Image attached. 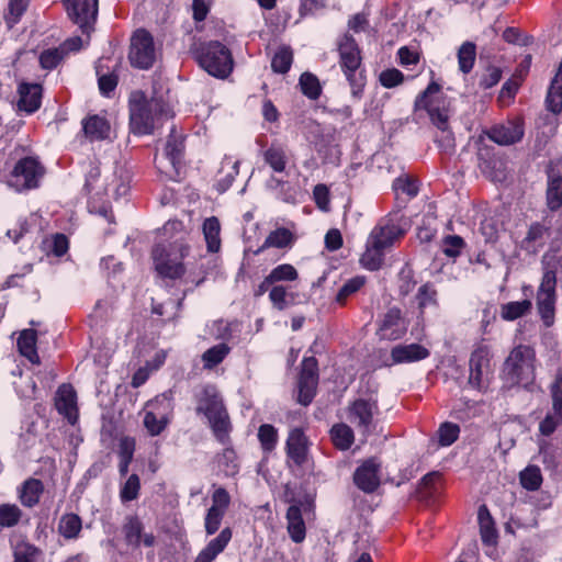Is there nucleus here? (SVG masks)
<instances>
[{
  "label": "nucleus",
  "mask_w": 562,
  "mask_h": 562,
  "mask_svg": "<svg viewBox=\"0 0 562 562\" xmlns=\"http://www.w3.org/2000/svg\"><path fill=\"white\" fill-rule=\"evenodd\" d=\"M168 114V105L161 99L147 100L142 92L133 93L130 101V126L133 133H153L160 117Z\"/></svg>",
  "instance_id": "obj_1"
},
{
  "label": "nucleus",
  "mask_w": 562,
  "mask_h": 562,
  "mask_svg": "<svg viewBox=\"0 0 562 562\" xmlns=\"http://www.w3.org/2000/svg\"><path fill=\"white\" fill-rule=\"evenodd\" d=\"M541 263L543 277L537 292V308L544 325L550 327L555 312L557 267L561 263L557 256L551 255H544Z\"/></svg>",
  "instance_id": "obj_2"
},
{
  "label": "nucleus",
  "mask_w": 562,
  "mask_h": 562,
  "mask_svg": "<svg viewBox=\"0 0 562 562\" xmlns=\"http://www.w3.org/2000/svg\"><path fill=\"white\" fill-rule=\"evenodd\" d=\"M440 85L432 81L428 85L415 101V110H426L432 124L441 131V137L437 138V143L445 150H451L454 147V138L452 133L449 131V117L445 109L440 106L430 97L438 93Z\"/></svg>",
  "instance_id": "obj_3"
},
{
  "label": "nucleus",
  "mask_w": 562,
  "mask_h": 562,
  "mask_svg": "<svg viewBox=\"0 0 562 562\" xmlns=\"http://www.w3.org/2000/svg\"><path fill=\"white\" fill-rule=\"evenodd\" d=\"M189 252V246L177 239L167 248L156 245L151 251L156 271L165 278L177 279L184 274L186 268L181 262Z\"/></svg>",
  "instance_id": "obj_4"
},
{
  "label": "nucleus",
  "mask_w": 562,
  "mask_h": 562,
  "mask_svg": "<svg viewBox=\"0 0 562 562\" xmlns=\"http://www.w3.org/2000/svg\"><path fill=\"white\" fill-rule=\"evenodd\" d=\"M196 412L203 413L207 417L215 437L221 442H225L231 429L229 417L213 386H206L203 390Z\"/></svg>",
  "instance_id": "obj_5"
},
{
  "label": "nucleus",
  "mask_w": 562,
  "mask_h": 562,
  "mask_svg": "<svg viewBox=\"0 0 562 562\" xmlns=\"http://www.w3.org/2000/svg\"><path fill=\"white\" fill-rule=\"evenodd\" d=\"M504 373L513 385L530 383L535 378V351L522 345L514 348L504 363Z\"/></svg>",
  "instance_id": "obj_6"
},
{
  "label": "nucleus",
  "mask_w": 562,
  "mask_h": 562,
  "mask_svg": "<svg viewBox=\"0 0 562 562\" xmlns=\"http://www.w3.org/2000/svg\"><path fill=\"white\" fill-rule=\"evenodd\" d=\"M196 59L204 70L217 78H225L233 70L229 49L217 41L202 45Z\"/></svg>",
  "instance_id": "obj_7"
},
{
  "label": "nucleus",
  "mask_w": 562,
  "mask_h": 562,
  "mask_svg": "<svg viewBox=\"0 0 562 562\" xmlns=\"http://www.w3.org/2000/svg\"><path fill=\"white\" fill-rule=\"evenodd\" d=\"M128 59L133 67L139 69H148L153 66L156 54L154 38L149 32L139 29L133 34Z\"/></svg>",
  "instance_id": "obj_8"
},
{
  "label": "nucleus",
  "mask_w": 562,
  "mask_h": 562,
  "mask_svg": "<svg viewBox=\"0 0 562 562\" xmlns=\"http://www.w3.org/2000/svg\"><path fill=\"white\" fill-rule=\"evenodd\" d=\"M378 413L376 401L358 398L348 407V419L363 436H369L375 427L374 416Z\"/></svg>",
  "instance_id": "obj_9"
},
{
  "label": "nucleus",
  "mask_w": 562,
  "mask_h": 562,
  "mask_svg": "<svg viewBox=\"0 0 562 562\" xmlns=\"http://www.w3.org/2000/svg\"><path fill=\"white\" fill-rule=\"evenodd\" d=\"M182 135L177 134L176 127H172L166 143L165 156L157 164L158 169L169 178L179 175L184 149Z\"/></svg>",
  "instance_id": "obj_10"
},
{
  "label": "nucleus",
  "mask_w": 562,
  "mask_h": 562,
  "mask_svg": "<svg viewBox=\"0 0 562 562\" xmlns=\"http://www.w3.org/2000/svg\"><path fill=\"white\" fill-rule=\"evenodd\" d=\"M69 19L89 34L98 16V0H64Z\"/></svg>",
  "instance_id": "obj_11"
},
{
  "label": "nucleus",
  "mask_w": 562,
  "mask_h": 562,
  "mask_svg": "<svg viewBox=\"0 0 562 562\" xmlns=\"http://www.w3.org/2000/svg\"><path fill=\"white\" fill-rule=\"evenodd\" d=\"M44 175V167L34 158L26 157L18 161L13 171L12 180L18 188L32 189L38 186Z\"/></svg>",
  "instance_id": "obj_12"
},
{
  "label": "nucleus",
  "mask_w": 562,
  "mask_h": 562,
  "mask_svg": "<svg viewBox=\"0 0 562 562\" xmlns=\"http://www.w3.org/2000/svg\"><path fill=\"white\" fill-rule=\"evenodd\" d=\"M490 362V352L486 347H479L472 352L469 361L470 375L468 380L471 386L477 390L486 386L491 371Z\"/></svg>",
  "instance_id": "obj_13"
},
{
  "label": "nucleus",
  "mask_w": 562,
  "mask_h": 562,
  "mask_svg": "<svg viewBox=\"0 0 562 562\" xmlns=\"http://www.w3.org/2000/svg\"><path fill=\"white\" fill-rule=\"evenodd\" d=\"M338 52L340 66L347 79L352 82L353 75L361 65L360 49L356 40L351 35L345 34L338 42Z\"/></svg>",
  "instance_id": "obj_14"
},
{
  "label": "nucleus",
  "mask_w": 562,
  "mask_h": 562,
  "mask_svg": "<svg viewBox=\"0 0 562 562\" xmlns=\"http://www.w3.org/2000/svg\"><path fill=\"white\" fill-rule=\"evenodd\" d=\"M381 463L376 458L366 460L353 473V482L364 493H373L380 486Z\"/></svg>",
  "instance_id": "obj_15"
},
{
  "label": "nucleus",
  "mask_w": 562,
  "mask_h": 562,
  "mask_svg": "<svg viewBox=\"0 0 562 562\" xmlns=\"http://www.w3.org/2000/svg\"><path fill=\"white\" fill-rule=\"evenodd\" d=\"M547 175V205L550 211H557L562 206V164L551 161Z\"/></svg>",
  "instance_id": "obj_16"
},
{
  "label": "nucleus",
  "mask_w": 562,
  "mask_h": 562,
  "mask_svg": "<svg viewBox=\"0 0 562 562\" xmlns=\"http://www.w3.org/2000/svg\"><path fill=\"white\" fill-rule=\"evenodd\" d=\"M77 394L71 384L64 383L59 385L56 396L55 406L61 415L67 417L69 423L75 424L77 420Z\"/></svg>",
  "instance_id": "obj_17"
},
{
  "label": "nucleus",
  "mask_w": 562,
  "mask_h": 562,
  "mask_svg": "<svg viewBox=\"0 0 562 562\" xmlns=\"http://www.w3.org/2000/svg\"><path fill=\"white\" fill-rule=\"evenodd\" d=\"M549 236L550 226L535 222L529 226L525 238L520 241V248L527 254L536 255L546 245Z\"/></svg>",
  "instance_id": "obj_18"
},
{
  "label": "nucleus",
  "mask_w": 562,
  "mask_h": 562,
  "mask_svg": "<svg viewBox=\"0 0 562 562\" xmlns=\"http://www.w3.org/2000/svg\"><path fill=\"white\" fill-rule=\"evenodd\" d=\"M286 453L293 462L301 467L306 461L307 439L300 428L290 431L286 440Z\"/></svg>",
  "instance_id": "obj_19"
},
{
  "label": "nucleus",
  "mask_w": 562,
  "mask_h": 562,
  "mask_svg": "<svg viewBox=\"0 0 562 562\" xmlns=\"http://www.w3.org/2000/svg\"><path fill=\"white\" fill-rule=\"evenodd\" d=\"M487 135L494 143L507 146L519 142L524 136V130L521 125L508 122L506 125L493 127Z\"/></svg>",
  "instance_id": "obj_20"
},
{
  "label": "nucleus",
  "mask_w": 562,
  "mask_h": 562,
  "mask_svg": "<svg viewBox=\"0 0 562 562\" xmlns=\"http://www.w3.org/2000/svg\"><path fill=\"white\" fill-rule=\"evenodd\" d=\"M380 331L383 337L398 339L406 333V324L402 318L400 308L393 307L384 315Z\"/></svg>",
  "instance_id": "obj_21"
},
{
  "label": "nucleus",
  "mask_w": 562,
  "mask_h": 562,
  "mask_svg": "<svg viewBox=\"0 0 562 562\" xmlns=\"http://www.w3.org/2000/svg\"><path fill=\"white\" fill-rule=\"evenodd\" d=\"M19 110L25 111L27 113H33L41 106L42 87L40 85L22 83L19 87Z\"/></svg>",
  "instance_id": "obj_22"
},
{
  "label": "nucleus",
  "mask_w": 562,
  "mask_h": 562,
  "mask_svg": "<svg viewBox=\"0 0 562 562\" xmlns=\"http://www.w3.org/2000/svg\"><path fill=\"white\" fill-rule=\"evenodd\" d=\"M232 539V530L224 528L220 535L198 554L194 562H212L228 544Z\"/></svg>",
  "instance_id": "obj_23"
},
{
  "label": "nucleus",
  "mask_w": 562,
  "mask_h": 562,
  "mask_svg": "<svg viewBox=\"0 0 562 562\" xmlns=\"http://www.w3.org/2000/svg\"><path fill=\"white\" fill-rule=\"evenodd\" d=\"M391 356L396 363L413 362L427 358L429 351L418 344L398 345L392 349Z\"/></svg>",
  "instance_id": "obj_24"
},
{
  "label": "nucleus",
  "mask_w": 562,
  "mask_h": 562,
  "mask_svg": "<svg viewBox=\"0 0 562 562\" xmlns=\"http://www.w3.org/2000/svg\"><path fill=\"white\" fill-rule=\"evenodd\" d=\"M83 133L91 142L103 140L109 137L110 124L99 115H91L82 122Z\"/></svg>",
  "instance_id": "obj_25"
},
{
  "label": "nucleus",
  "mask_w": 562,
  "mask_h": 562,
  "mask_svg": "<svg viewBox=\"0 0 562 562\" xmlns=\"http://www.w3.org/2000/svg\"><path fill=\"white\" fill-rule=\"evenodd\" d=\"M44 492V485L41 480L30 477L20 490L19 498L23 506L33 507L38 504L41 495Z\"/></svg>",
  "instance_id": "obj_26"
},
{
  "label": "nucleus",
  "mask_w": 562,
  "mask_h": 562,
  "mask_svg": "<svg viewBox=\"0 0 562 562\" xmlns=\"http://www.w3.org/2000/svg\"><path fill=\"white\" fill-rule=\"evenodd\" d=\"M288 531L292 540L296 543L305 538V525L302 518V512L299 505H291L286 512Z\"/></svg>",
  "instance_id": "obj_27"
},
{
  "label": "nucleus",
  "mask_w": 562,
  "mask_h": 562,
  "mask_svg": "<svg viewBox=\"0 0 562 562\" xmlns=\"http://www.w3.org/2000/svg\"><path fill=\"white\" fill-rule=\"evenodd\" d=\"M477 518L483 543L486 546L495 544L497 539V531L495 529L494 520L490 514V510L485 505L480 506Z\"/></svg>",
  "instance_id": "obj_28"
},
{
  "label": "nucleus",
  "mask_w": 562,
  "mask_h": 562,
  "mask_svg": "<svg viewBox=\"0 0 562 562\" xmlns=\"http://www.w3.org/2000/svg\"><path fill=\"white\" fill-rule=\"evenodd\" d=\"M221 224L217 217L211 216L203 223V234L207 245V250L216 252L221 247Z\"/></svg>",
  "instance_id": "obj_29"
},
{
  "label": "nucleus",
  "mask_w": 562,
  "mask_h": 562,
  "mask_svg": "<svg viewBox=\"0 0 562 562\" xmlns=\"http://www.w3.org/2000/svg\"><path fill=\"white\" fill-rule=\"evenodd\" d=\"M404 231L395 225L376 228L371 234V239L383 249L393 245L394 240L403 236Z\"/></svg>",
  "instance_id": "obj_30"
},
{
  "label": "nucleus",
  "mask_w": 562,
  "mask_h": 562,
  "mask_svg": "<svg viewBox=\"0 0 562 562\" xmlns=\"http://www.w3.org/2000/svg\"><path fill=\"white\" fill-rule=\"evenodd\" d=\"M135 451V440L131 437H123L119 445V457L120 464L119 471L122 476H125L128 472V465L133 460Z\"/></svg>",
  "instance_id": "obj_31"
},
{
  "label": "nucleus",
  "mask_w": 562,
  "mask_h": 562,
  "mask_svg": "<svg viewBox=\"0 0 562 562\" xmlns=\"http://www.w3.org/2000/svg\"><path fill=\"white\" fill-rule=\"evenodd\" d=\"M330 434L334 445L340 450L349 449L353 442V431L346 424L333 426Z\"/></svg>",
  "instance_id": "obj_32"
},
{
  "label": "nucleus",
  "mask_w": 562,
  "mask_h": 562,
  "mask_svg": "<svg viewBox=\"0 0 562 562\" xmlns=\"http://www.w3.org/2000/svg\"><path fill=\"white\" fill-rule=\"evenodd\" d=\"M531 306L532 304L530 300L509 302L502 305L501 315L506 321H515L528 314L531 310Z\"/></svg>",
  "instance_id": "obj_33"
},
{
  "label": "nucleus",
  "mask_w": 562,
  "mask_h": 562,
  "mask_svg": "<svg viewBox=\"0 0 562 562\" xmlns=\"http://www.w3.org/2000/svg\"><path fill=\"white\" fill-rule=\"evenodd\" d=\"M293 239V234L288 228L280 227L267 236L260 250L269 247L284 248L290 246Z\"/></svg>",
  "instance_id": "obj_34"
},
{
  "label": "nucleus",
  "mask_w": 562,
  "mask_h": 562,
  "mask_svg": "<svg viewBox=\"0 0 562 562\" xmlns=\"http://www.w3.org/2000/svg\"><path fill=\"white\" fill-rule=\"evenodd\" d=\"M476 47L472 42L463 43L458 50L459 68L463 74H469L474 65Z\"/></svg>",
  "instance_id": "obj_35"
},
{
  "label": "nucleus",
  "mask_w": 562,
  "mask_h": 562,
  "mask_svg": "<svg viewBox=\"0 0 562 562\" xmlns=\"http://www.w3.org/2000/svg\"><path fill=\"white\" fill-rule=\"evenodd\" d=\"M58 530L67 539L76 538L81 530L80 517L76 514L64 515L60 518Z\"/></svg>",
  "instance_id": "obj_36"
},
{
  "label": "nucleus",
  "mask_w": 562,
  "mask_h": 562,
  "mask_svg": "<svg viewBox=\"0 0 562 562\" xmlns=\"http://www.w3.org/2000/svg\"><path fill=\"white\" fill-rule=\"evenodd\" d=\"M383 248L378 247L375 243L371 241L366 252L362 255L360 261L362 266L369 270H379L383 262Z\"/></svg>",
  "instance_id": "obj_37"
},
{
  "label": "nucleus",
  "mask_w": 562,
  "mask_h": 562,
  "mask_svg": "<svg viewBox=\"0 0 562 562\" xmlns=\"http://www.w3.org/2000/svg\"><path fill=\"white\" fill-rule=\"evenodd\" d=\"M229 347L226 344H218L210 349H207L202 355V360L204 362L205 369H212L216 367L218 363H221L224 358L229 352Z\"/></svg>",
  "instance_id": "obj_38"
},
{
  "label": "nucleus",
  "mask_w": 562,
  "mask_h": 562,
  "mask_svg": "<svg viewBox=\"0 0 562 562\" xmlns=\"http://www.w3.org/2000/svg\"><path fill=\"white\" fill-rule=\"evenodd\" d=\"M37 333L34 329H24L18 338V348L22 356L36 357Z\"/></svg>",
  "instance_id": "obj_39"
},
{
  "label": "nucleus",
  "mask_w": 562,
  "mask_h": 562,
  "mask_svg": "<svg viewBox=\"0 0 562 562\" xmlns=\"http://www.w3.org/2000/svg\"><path fill=\"white\" fill-rule=\"evenodd\" d=\"M293 60L290 47H281L273 56L271 67L274 72L285 74L289 71Z\"/></svg>",
  "instance_id": "obj_40"
},
{
  "label": "nucleus",
  "mask_w": 562,
  "mask_h": 562,
  "mask_svg": "<svg viewBox=\"0 0 562 562\" xmlns=\"http://www.w3.org/2000/svg\"><path fill=\"white\" fill-rule=\"evenodd\" d=\"M297 278L296 269L289 263L276 267L269 276L266 277L267 283H276L279 281H293Z\"/></svg>",
  "instance_id": "obj_41"
},
{
  "label": "nucleus",
  "mask_w": 562,
  "mask_h": 562,
  "mask_svg": "<svg viewBox=\"0 0 562 562\" xmlns=\"http://www.w3.org/2000/svg\"><path fill=\"white\" fill-rule=\"evenodd\" d=\"M143 525L137 517H130L123 527L125 540L128 544L138 547L142 540Z\"/></svg>",
  "instance_id": "obj_42"
},
{
  "label": "nucleus",
  "mask_w": 562,
  "mask_h": 562,
  "mask_svg": "<svg viewBox=\"0 0 562 562\" xmlns=\"http://www.w3.org/2000/svg\"><path fill=\"white\" fill-rule=\"evenodd\" d=\"M301 90L304 95L315 100L321 94V86L316 76L311 72H304L300 78Z\"/></svg>",
  "instance_id": "obj_43"
},
{
  "label": "nucleus",
  "mask_w": 562,
  "mask_h": 562,
  "mask_svg": "<svg viewBox=\"0 0 562 562\" xmlns=\"http://www.w3.org/2000/svg\"><path fill=\"white\" fill-rule=\"evenodd\" d=\"M520 482L521 485L529 491L538 490L542 483L540 469L535 465L526 468L520 473Z\"/></svg>",
  "instance_id": "obj_44"
},
{
  "label": "nucleus",
  "mask_w": 562,
  "mask_h": 562,
  "mask_svg": "<svg viewBox=\"0 0 562 562\" xmlns=\"http://www.w3.org/2000/svg\"><path fill=\"white\" fill-rule=\"evenodd\" d=\"M22 516V510L12 504L0 505V526L13 527L18 525Z\"/></svg>",
  "instance_id": "obj_45"
},
{
  "label": "nucleus",
  "mask_w": 562,
  "mask_h": 562,
  "mask_svg": "<svg viewBox=\"0 0 562 562\" xmlns=\"http://www.w3.org/2000/svg\"><path fill=\"white\" fill-rule=\"evenodd\" d=\"M258 438L265 451H272L278 439L277 429L272 425L263 424L258 429Z\"/></svg>",
  "instance_id": "obj_46"
},
{
  "label": "nucleus",
  "mask_w": 562,
  "mask_h": 562,
  "mask_svg": "<svg viewBox=\"0 0 562 562\" xmlns=\"http://www.w3.org/2000/svg\"><path fill=\"white\" fill-rule=\"evenodd\" d=\"M550 392L553 412L562 417V369L557 371Z\"/></svg>",
  "instance_id": "obj_47"
},
{
  "label": "nucleus",
  "mask_w": 562,
  "mask_h": 562,
  "mask_svg": "<svg viewBox=\"0 0 562 562\" xmlns=\"http://www.w3.org/2000/svg\"><path fill=\"white\" fill-rule=\"evenodd\" d=\"M460 428L457 424L446 422L441 424L437 434L439 438V445L447 447L452 445L459 437Z\"/></svg>",
  "instance_id": "obj_48"
},
{
  "label": "nucleus",
  "mask_w": 562,
  "mask_h": 562,
  "mask_svg": "<svg viewBox=\"0 0 562 562\" xmlns=\"http://www.w3.org/2000/svg\"><path fill=\"white\" fill-rule=\"evenodd\" d=\"M265 161L277 172L284 170L286 165L285 154L281 148L270 147L263 154Z\"/></svg>",
  "instance_id": "obj_49"
},
{
  "label": "nucleus",
  "mask_w": 562,
  "mask_h": 562,
  "mask_svg": "<svg viewBox=\"0 0 562 562\" xmlns=\"http://www.w3.org/2000/svg\"><path fill=\"white\" fill-rule=\"evenodd\" d=\"M168 424L166 416L157 418L153 412H146L144 417V426L150 436H158L161 434Z\"/></svg>",
  "instance_id": "obj_50"
},
{
  "label": "nucleus",
  "mask_w": 562,
  "mask_h": 562,
  "mask_svg": "<svg viewBox=\"0 0 562 562\" xmlns=\"http://www.w3.org/2000/svg\"><path fill=\"white\" fill-rule=\"evenodd\" d=\"M38 550L33 544L20 541L14 547V562H35Z\"/></svg>",
  "instance_id": "obj_51"
},
{
  "label": "nucleus",
  "mask_w": 562,
  "mask_h": 562,
  "mask_svg": "<svg viewBox=\"0 0 562 562\" xmlns=\"http://www.w3.org/2000/svg\"><path fill=\"white\" fill-rule=\"evenodd\" d=\"M31 0H10L9 13L5 15L7 23L11 29L25 12Z\"/></svg>",
  "instance_id": "obj_52"
},
{
  "label": "nucleus",
  "mask_w": 562,
  "mask_h": 562,
  "mask_svg": "<svg viewBox=\"0 0 562 562\" xmlns=\"http://www.w3.org/2000/svg\"><path fill=\"white\" fill-rule=\"evenodd\" d=\"M364 284V279L356 277L348 280L338 291L336 301L344 304L348 296L356 293Z\"/></svg>",
  "instance_id": "obj_53"
},
{
  "label": "nucleus",
  "mask_w": 562,
  "mask_h": 562,
  "mask_svg": "<svg viewBox=\"0 0 562 562\" xmlns=\"http://www.w3.org/2000/svg\"><path fill=\"white\" fill-rule=\"evenodd\" d=\"M317 360L314 357L305 358L302 362V370L299 380L317 383Z\"/></svg>",
  "instance_id": "obj_54"
},
{
  "label": "nucleus",
  "mask_w": 562,
  "mask_h": 562,
  "mask_svg": "<svg viewBox=\"0 0 562 562\" xmlns=\"http://www.w3.org/2000/svg\"><path fill=\"white\" fill-rule=\"evenodd\" d=\"M64 52L58 48L46 49L40 56V64L44 69H53L63 60Z\"/></svg>",
  "instance_id": "obj_55"
},
{
  "label": "nucleus",
  "mask_w": 562,
  "mask_h": 562,
  "mask_svg": "<svg viewBox=\"0 0 562 562\" xmlns=\"http://www.w3.org/2000/svg\"><path fill=\"white\" fill-rule=\"evenodd\" d=\"M140 487L139 477L137 474H132L124 486L121 490V498L124 502H130L135 499L138 496V491Z\"/></svg>",
  "instance_id": "obj_56"
},
{
  "label": "nucleus",
  "mask_w": 562,
  "mask_h": 562,
  "mask_svg": "<svg viewBox=\"0 0 562 562\" xmlns=\"http://www.w3.org/2000/svg\"><path fill=\"white\" fill-rule=\"evenodd\" d=\"M316 384L314 382L299 380V395L297 402L307 406L314 398Z\"/></svg>",
  "instance_id": "obj_57"
},
{
  "label": "nucleus",
  "mask_w": 562,
  "mask_h": 562,
  "mask_svg": "<svg viewBox=\"0 0 562 562\" xmlns=\"http://www.w3.org/2000/svg\"><path fill=\"white\" fill-rule=\"evenodd\" d=\"M224 515L225 513H221L215 508L207 509L205 516V531L209 536L214 535L218 530Z\"/></svg>",
  "instance_id": "obj_58"
},
{
  "label": "nucleus",
  "mask_w": 562,
  "mask_h": 562,
  "mask_svg": "<svg viewBox=\"0 0 562 562\" xmlns=\"http://www.w3.org/2000/svg\"><path fill=\"white\" fill-rule=\"evenodd\" d=\"M404 75L395 68L386 69L380 74V82L385 88H393L402 83Z\"/></svg>",
  "instance_id": "obj_59"
},
{
  "label": "nucleus",
  "mask_w": 562,
  "mask_h": 562,
  "mask_svg": "<svg viewBox=\"0 0 562 562\" xmlns=\"http://www.w3.org/2000/svg\"><path fill=\"white\" fill-rule=\"evenodd\" d=\"M229 504L231 496L228 492L224 487L216 488L212 495V506L210 508H215L221 513H226Z\"/></svg>",
  "instance_id": "obj_60"
},
{
  "label": "nucleus",
  "mask_w": 562,
  "mask_h": 562,
  "mask_svg": "<svg viewBox=\"0 0 562 562\" xmlns=\"http://www.w3.org/2000/svg\"><path fill=\"white\" fill-rule=\"evenodd\" d=\"M464 246V240L458 235H449L443 239V252L449 257H456Z\"/></svg>",
  "instance_id": "obj_61"
},
{
  "label": "nucleus",
  "mask_w": 562,
  "mask_h": 562,
  "mask_svg": "<svg viewBox=\"0 0 562 562\" xmlns=\"http://www.w3.org/2000/svg\"><path fill=\"white\" fill-rule=\"evenodd\" d=\"M286 296V290L281 285L273 286L269 293V297L273 306L280 311L284 310L289 305Z\"/></svg>",
  "instance_id": "obj_62"
},
{
  "label": "nucleus",
  "mask_w": 562,
  "mask_h": 562,
  "mask_svg": "<svg viewBox=\"0 0 562 562\" xmlns=\"http://www.w3.org/2000/svg\"><path fill=\"white\" fill-rule=\"evenodd\" d=\"M502 78V70L498 67L491 66L482 76L480 86L484 89H490L498 83Z\"/></svg>",
  "instance_id": "obj_63"
},
{
  "label": "nucleus",
  "mask_w": 562,
  "mask_h": 562,
  "mask_svg": "<svg viewBox=\"0 0 562 562\" xmlns=\"http://www.w3.org/2000/svg\"><path fill=\"white\" fill-rule=\"evenodd\" d=\"M314 200L316 202V205L322 211H328L329 210V191L328 188L325 184H317L314 188L313 191Z\"/></svg>",
  "instance_id": "obj_64"
}]
</instances>
